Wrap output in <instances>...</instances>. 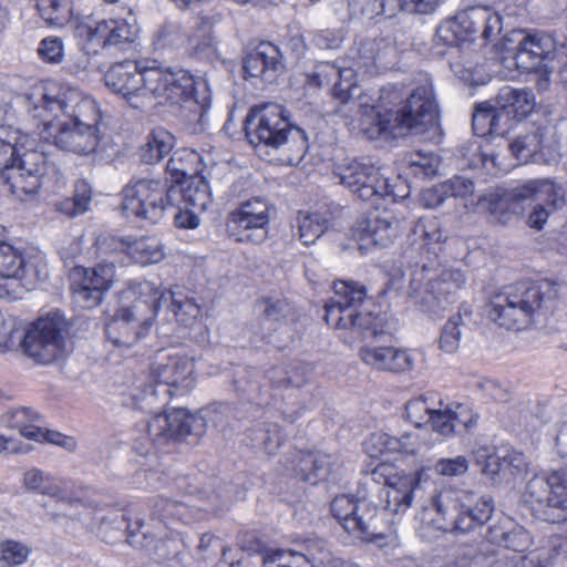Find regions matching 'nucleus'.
I'll return each instance as SVG.
<instances>
[{
	"mask_svg": "<svg viewBox=\"0 0 567 567\" xmlns=\"http://www.w3.org/2000/svg\"><path fill=\"white\" fill-rule=\"evenodd\" d=\"M360 73L353 63L338 64L332 91L340 102L337 113L350 118L353 128L367 138L395 140L410 132L423 133L437 124L439 107L431 84L409 91L403 84H386L380 90L378 106H369L357 82Z\"/></svg>",
	"mask_w": 567,
	"mask_h": 567,
	"instance_id": "f257e3e1",
	"label": "nucleus"
},
{
	"mask_svg": "<svg viewBox=\"0 0 567 567\" xmlns=\"http://www.w3.org/2000/svg\"><path fill=\"white\" fill-rule=\"evenodd\" d=\"M195 364L179 355H158L151 371L152 382L133 393L124 403L133 409L154 413L145 429L150 442L157 449L188 435L202 436L206 431V419L202 413L185 409H173L163 413L156 410L166 404L169 396L183 394L194 385Z\"/></svg>",
	"mask_w": 567,
	"mask_h": 567,
	"instance_id": "f03ea898",
	"label": "nucleus"
},
{
	"mask_svg": "<svg viewBox=\"0 0 567 567\" xmlns=\"http://www.w3.org/2000/svg\"><path fill=\"white\" fill-rule=\"evenodd\" d=\"M33 95L39 96L34 109L39 107L58 116V112L69 118L59 124L54 133L45 126V140L58 148L78 155L93 153L100 143L97 125L101 113L96 102L66 83L48 81L35 87Z\"/></svg>",
	"mask_w": 567,
	"mask_h": 567,
	"instance_id": "7ed1b4c3",
	"label": "nucleus"
},
{
	"mask_svg": "<svg viewBox=\"0 0 567 567\" xmlns=\"http://www.w3.org/2000/svg\"><path fill=\"white\" fill-rule=\"evenodd\" d=\"M337 175L359 199L371 202V209L352 227L359 249L365 254L375 247H386L394 235L393 215L386 209L380 210V200L393 202L386 181L378 168L357 161L340 167Z\"/></svg>",
	"mask_w": 567,
	"mask_h": 567,
	"instance_id": "20e7f679",
	"label": "nucleus"
},
{
	"mask_svg": "<svg viewBox=\"0 0 567 567\" xmlns=\"http://www.w3.org/2000/svg\"><path fill=\"white\" fill-rule=\"evenodd\" d=\"M58 168L35 147V140L9 125H0V179L11 194L23 199L40 189Z\"/></svg>",
	"mask_w": 567,
	"mask_h": 567,
	"instance_id": "39448f33",
	"label": "nucleus"
},
{
	"mask_svg": "<svg viewBox=\"0 0 567 567\" xmlns=\"http://www.w3.org/2000/svg\"><path fill=\"white\" fill-rule=\"evenodd\" d=\"M245 133L255 148L288 165L299 164L309 148L306 132L293 125L288 111L277 103L250 107L245 118Z\"/></svg>",
	"mask_w": 567,
	"mask_h": 567,
	"instance_id": "423d86ee",
	"label": "nucleus"
},
{
	"mask_svg": "<svg viewBox=\"0 0 567 567\" xmlns=\"http://www.w3.org/2000/svg\"><path fill=\"white\" fill-rule=\"evenodd\" d=\"M557 296L556 285L550 281L517 282L493 296L487 315L501 327L522 329L533 321L535 315L550 310Z\"/></svg>",
	"mask_w": 567,
	"mask_h": 567,
	"instance_id": "0eeeda50",
	"label": "nucleus"
},
{
	"mask_svg": "<svg viewBox=\"0 0 567 567\" xmlns=\"http://www.w3.org/2000/svg\"><path fill=\"white\" fill-rule=\"evenodd\" d=\"M334 297L324 306V320L336 329H350L363 339L389 334L385 315L363 309L367 300L365 287L359 282L340 280L334 282Z\"/></svg>",
	"mask_w": 567,
	"mask_h": 567,
	"instance_id": "6e6552de",
	"label": "nucleus"
},
{
	"mask_svg": "<svg viewBox=\"0 0 567 567\" xmlns=\"http://www.w3.org/2000/svg\"><path fill=\"white\" fill-rule=\"evenodd\" d=\"M151 96L178 104L188 113L189 122L202 123L212 105L209 87L205 82H197L186 70L164 66H153L148 79Z\"/></svg>",
	"mask_w": 567,
	"mask_h": 567,
	"instance_id": "1a4fd4ad",
	"label": "nucleus"
},
{
	"mask_svg": "<svg viewBox=\"0 0 567 567\" xmlns=\"http://www.w3.org/2000/svg\"><path fill=\"white\" fill-rule=\"evenodd\" d=\"M439 261L429 257V262H415L411 272L409 298L422 312L436 315L446 305L456 300V293L465 285L461 270L439 271Z\"/></svg>",
	"mask_w": 567,
	"mask_h": 567,
	"instance_id": "9d476101",
	"label": "nucleus"
},
{
	"mask_svg": "<svg viewBox=\"0 0 567 567\" xmlns=\"http://www.w3.org/2000/svg\"><path fill=\"white\" fill-rule=\"evenodd\" d=\"M535 202L528 217V225L540 230L549 215L567 204V184L555 183L550 179H530L502 194L491 203L492 212H508L519 214L522 204Z\"/></svg>",
	"mask_w": 567,
	"mask_h": 567,
	"instance_id": "9b49d317",
	"label": "nucleus"
},
{
	"mask_svg": "<svg viewBox=\"0 0 567 567\" xmlns=\"http://www.w3.org/2000/svg\"><path fill=\"white\" fill-rule=\"evenodd\" d=\"M436 513L445 522L444 529L468 534L483 527L492 517L494 501L472 491L446 487L431 497Z\"/></svg>",
	"mask_w": 567,
	"mask_h": 567,
	"instance_id": "f8f14e48",
	"label": "nucleus"
},
{
	"mask_svg": "<svg viewBox=\"0 0 567 567\" xmlns=\"http://www.w3.org/2000/svg\"><path fill=\"white\" fill-rule=\"evenodd\" d=\"M70 323L60 312L40 317L25 331L22 340L24 353L40 364H50L69 352Z\"/></svg>",
	"mask_w": 567,
	"mask_h": 567,
	"instance_id": "ddd939ff",
	"label": "nucleus"
},
{
	"mask_svg": "<svg viewBox=\"0 0 567 567\" xmlns=\"http://www.w3.org/2000/svg\"><path fill=\"white\" fill-rule=\"evenodd\" d=\"M148 522L134 509H127L124 519L127 522V540L132 545L148 546L153 538H162L165 528H171L177 522H186L187 507L185 504L155 496L148 501Z\"/></svg>",
	"mask_w": 567,
	"mask_h": 567,
	"instance_id": "4468645a",
	"label": "nucleus"
},
{
	"mask_svg": "<svg viewBox=\"0 0 567 567\" xmlns=\"http://www.w3.org/2000/svg\"><path fill=\"white\" fill-rule=\"evenodd\" d=\"M525 502L535 515L548 523L567 520V467L549 475H536L526 485Z\"/></svg>",
	"mask_w": 567,
	"mask_h": 567,
	"instance_id": "2eb2a0df",
	"label": "nucleus"
},
{
	"mask_svg": "<svg viewBox=\"0 0 567 567\" xmlns=\"http://www.w3.org/2000/svg\"><path fill=\"white\" fill-rule=\"evenodd\" d=\"M122 209L126 217L157 224L172 206L166 181L140 178L131 181L122 190Z\"/></svg>",
	"mask_w": 567,
	"mask_h": 567,
	"instance_id": "dca6fc26",
	"label": "nucleus"
},
{
	"mask_svg": "<svg viewBox=\"0 0 567 567\" xmlns=\"http://www.w3.org/2000/svg\"><path fill=\"white\" fill-rule=\"evenodd\" d=\"M330 509L343 529L355 538L372 540L384 537L374 499H367L358 493L357 497L338 495L332 499Z\"/></svg>",
	"mask_w": 567,
	"mask_h": 567,
	"instance_id": "f3484780",
	"label": "nucleus"
},
{
	"mask_svg": "<svg viewBox=\"0 0 567 567\" xmlns=\"http://www.w3.org/2000/svg\"><path fill=\"white\" fill-rule=\"evenodd\" d=\"M133 286L134 284L126 291L130 298H134L132 303L120 308L105 327L106 337L115 347L134 346L148 331L155 317L150 298L134 295Z\"/></svg>",
	"mask_w": 567,
	"mask_h": 567,
	"instance_id": "a211bd4d",
	"label": "nucleus"
},
{
	"mask_svg": "<svg viewBox=\"0 0 567 567\" xmlns=\"http://www.w3.org/2000/svg\"><path fill=\"white\" fill-rule=\"evenodd\" d=\"M563 130H567V121L558 125L546 121L544 124L533 125L527 133L509 142L507 147L520 164L529 161L547 163L560 154Z\"/></svg>",
	"mask_w": 567,
	"mask_h": 567,
	"instance_id": "6ab92c4d",
	"label": "nucleus"
},
{
	"mask_svg": "<svg viewBox=\"0 0 567 567\" xmlns=\"http://www.w3.org/2000/svg\"><path fill=\"white\" fill-rule=\"evenodd\" d=\"M152 73L153 66L126 60L114 64L106 72L105 83L113 92L123 95L132 107L143 110L151 96L148 79Z\"/></svg>",
	"mask_w": 567,
	"mask_h": 567,
	"instance_id": "aec40b11",
	"label": "nucleus"
},
{
	"mask_svg": "<svg viewBox=\"0 0 567 567\" xmlns=\"http://www.w3.org/2000/svg\"><path fill=\"white\" fill-rule=\"evenodd\" d=\"M270 208V204L261 197L241 203L237 209L229 213L227 231L240 243H262L268 236Z\"/></svg>",
	"mask_w": 567,
	"mask_h": 567,
	"instance_id": "412c9836",
	"label": "nucleus"
},
{
	"mask_svg": "<svg viewBox=\"0 0 567 567\" xmlns=\"http://www.w3.org/2000/svg\"><path fill=\"white\" fill-rule=\"evenodd\" d=\"M115 276L113 262H100L92 268L74 266L70 278L75 301L82 308L97 307L114 284Z\"/></svg>",
	"mask_w": 567,
	"mask_h": 567,
	"instance_id": "4be33fe9",
	"label": "nucleus"
},
{
	"mask_svg": "<svg viewBox=\"0 0 567 567\" xmlns=\"http://www.w3.org/2000/svg\"><path fill=\"white\" fill-rule=\"evenodd\" d=\"M524 45L518 68L524 72L536 71L542 65L559 72L567 56V34L557 39L545 31L527 32Z\"/></svg>",
	"mask_w": 567,
	"mask_h": 567,
	"instance_id": "5701e85b",
	"label": "nucleus"
},
{
	"mask_svg": "<svg viewBox=\"0 0 567 567\" xmlns=\"http://www.w3.org/2000/svg\"><path fill=\"white\" fill-rule=\"evenodd\" d=\"M265 567H347V561L337 558L322 539H311L303 551L290 549L269 550L264 556Z\"/></svg>",
	"mask_w": 567,
	"mask_h": 567,
	"instance_id": "b1692460",
	"label": "nucleus"
},
{
	"mask_svg": "<svg viewBox=\"0 0 567 567\" xmlns=\"http://www.w3.org/2000/svg\"><path fill=\"white\" fill-rule=\"evenodd\" d=\"M475 465L482 475L493 484L511 482L527 470L526 456L513 449H499L495 452L486 446L476 449L473 452Z\"/></svg>",
	"mask_w": 567,
	"mask_h": 567,
	"instance_id": "393cba45",
	"label": "nucleus"
},
{
	"mask_svg": "<svg viewBox=\"0 0 567 567\" xmlns=\"http://www.w3.org/2000/svg\"><path fill=\"white\" fill-rule=\"evenodd\" d=\"M445 239L446 235L437 218L422 217L408 235V247L404 249L403 258L412 270L415 269L416 260L421 264L429 262V257H431L437 261Z\"/></svg>",
	"mask_w": 567,
	"mask_h": 567,
	"instance_id": "a878e982",
	"label": "nucleus"
},
{
	"mask_svg": "<svg viewBox=\"0 0 567 567\" xmlns=\"http://www.w3.org/2000/svg\"><path fill=\"white\" fill-rule=\"evenodd\" d=\"M132 291L134 295L150 298L154 306V315L165 305L176 321L183 326H192L200 315V306L182 291H164L148 280L134 282Z\"/></svg>",
	"mask_w": 567,
	"mask_h": 567,
	"instance_id": "bb28decb",
	"label": "nucleus"
},
{
	"mask_svg": "<svg viewBox=\"0 0 567 567\" xmlns=\"http://www.w3.org/2000/svg\"><path fill=\"white\" fill-rule=\"evenodd\" d=\"M102 249L111 254H125L130 259L142 266L157 264L165 258L164 245L154 236L110 237L102 244Z\"/></svg>",
	"mask_w": 567,
	"mask_h": 567,
	"instance_id": "cd10ccee",
	"label": "nucleus"
},
{
	"mask_svg": "<svg viewBox=\"0 0 567 567\" xmlns=\"http://www.w3.org/2000/svg\"><path fill=\"white\" fill-rule=\"evenodd\" d=\"M80 34L91 43L101 48L115 47L123 49L134 42L138 29L135 23L124 19L102 20L84 23L79 27Z\"/></svg>",
	"mask_w": 567,
	"mask_h": 567,
	"instance_id": "c85d7f7f",
	"label": "nucleus"
},
{
	"mask_svg": "<svg viewBox=\"0 0 567 567\" xmlns=\"http://www.w3.org/2000/svg\"><path fill=\"white\" fill-rule=\"evenodd\" d=\"M285 69L279 48L271 42H260L243 59L245 78L259 79L271 83Z\"/></svg>",
	"mask_w": 567,
	"mask_h": 567,
	"instance_id": "c756f323",
	"label": "nucleus"
},
{
	"mask_svg": "<svg viewBox=\"0 0 567 567\" xmlns=\"http://www.w3.org/2000/svg\"><path fill=\"white\" fill-rule=\"evenodd\" d=\"M423 475L425 468L419 470L413 476L400 474L391 485L383 487L382 493L375 498L378 514L380 508L393 514L404 513L410 508Z\"/></svg>",
	"mask_w": 567,
	"mask_h": 567,
	"instance_id": "7c9ffc66",
	"label": "nucleus"
},
{
	"mask_svg": "<svg viewBox=\"0 0 567 567\" xmlns=\"http://www.w3.org/2000/svg\"><path fill=\"white\" fill-rule=\"evenodd\" d=\"M30 264L22 252L0 240V298L17 299L21 290L19 281L29 271Z\"/></svg>",
	"mask_w": 567,
	"mask_h": 567,
	"instance_id": "2f4dec72",
	"label": "nucleus"
},
{
	"mask_svg": "<svg viewBox=\"0 0 567 567\" xmlns=\"http://www.w3.org/2000/svg\"><path fill=\"white\" fill-rule=\"evenodd\" d=\"M472 128L481 137H503L511 130L509 117L495 101L480 102L474 106Z\"/></svg>",
	"mask_w": 567,
	"mask_h": 567,
	"instance_id": "473e14b6",
	"label": "nucleus"
},
{
	"mask_svg": "<svg viewBox=\"0 0 567 567\" xmlns=\"http://www.w3.org/2000/svg\"><path fill=\"white\" fill-rule=\"evenodd\" d=\"M361 359L369 365L390 372H405L414 368V355L393 347L364 346L360 349Z\"/></svg>",
	"mask_w": 567,
	"mask_h": 567,
	"instance_id": "72a5a7b5",
	"label": "nucleus"
},
{
	"mask_svg": "<svg viewBox=\"0 0 567 567\" xmlns=\"http://www.w3.org/2000/svg\"><path fill=\"white\" fill-rule=\"evenodd\" d=\"M486 539L491 544L503 546L519 555L527 550L533 543L530 534L508 517L502 518L492 525L487 529Z\"/></svg>",
	"mask_w": 567,
	"mask_h": 567,
	"instance_id": "f704fd0d",
	"label": "nucleus"
},
{
	"mask_svg": "<svg viewBox=\"0 0 567 567\" xmlns=\"http://www.w3.org/2000/svg\"><path fill=\"white\" fill-rule=\"evenodd\" d=\"M464 12L470 22L466 27L471 41L482 40V44L493 42L503 29V18L487 8H471Z\"/></svg>",
	"mask_w": 567,
	"mask_h": 567,
	"instance_id": "c9c22d12",
	"label": "nucleus"
},
{
	"mask_svg": "<svg viewBox=\"0 0 567 567\" xmlns=\"http://www.w3.org/2000/svg\"><path fill=\"white\" fill-rule=\"evenodd\" d=\"M172 206L178 204V200L185 207L195 208L204 212L210 203V190L207 181L202 176H195L178 185H169Z\"/></svg>",
	"mask_w": 567,
	"mask_h": 567,
	"instance_id": "e433bc0d",
	"label": "nucleus"
},
{
	"mask_svg": "<svg viewBox=\"0 0 567 567\" xmlns=\"http://www.w3.org/2000/svg\"><path fill=\"white\" fill-rule=\"evenodd\" d=\"M495 102L499 110L508 115L512 128L515 121H520L532 113L535 107V95L527 87L504 86L499 90Z\"/></svg>",
	"mask_w": 567,
	"mask_h": 567,
	"instance_id": "4c0bfd02",
	"label": "nucleus"
},
{
	"mask_svg": "<svg viewBox=\"0 0 567 567\" xmlns=\"http://www.w3.org/2000/svg\"><path fill=\"white\" fill-rule=\"evenodd\" d=\"M293 462V475L311 485L327 478L332 463L329 455L320 452H297Z\"/></svg>",
	"mask_w": 567,
	"mask_h": 567,
	"instance_id": "58836bf2",
	"label": "nucleus"
},
{
	"mask_svg": "<svg viewBox=\"0 0 567 567\" xmlns=\"http://www.w3.org/2000/svg\"><path fill=\"white\" fill-rule=\"evenodd\" d=\"M365 465L361 473L358 494L367 499H374L382 493L383 487L391 485L400 475L395 467L385 462H379L374 466Z\"/></svg>",
	"mask_w": 567,
	"mask_h": 567,
	"instance_id": "ea45409f",
	"label": "nucleus"
},
{
	"mask_svg": "<svg viewBox=\"0 0 567 567\" xmlns=\"http://www.w3.org/2000/svg\"><path fill=\"white\" fill-rule=\"evenodd\" d=\"M41 424H43L42 416L31 408H14L0 415V425L17 430L28 440L42 436Z\"/></svg>",
	"mask_w": 567,
	"mask_h": 567,
	"instance_id": "a19ab883",
	"label": "nucleus"
},
{
	"mask_svg": "<svg viewBox=\"0 0 567 567\" xmlns=\"http://www.w3.org/2000/svg\"><path fill=\"white\" fill-rule=\"evenodd\" d=\"M388 47L381 41L363 40L351 56L352 63L361 71V74H374L386 68L384 62Z\"/></svg>",
	"mask_w": 567,
	"mask_h": 567,
	"instance_id": "79ce46f5",
	"label": "nucleus"
},
{
	"mask_svg": "<svg viewBox=\"0 0 567 567\" xmlns=\"http://www.w3.org/2000/svg\"><path fill=\"white\" fill-rule=\"evenodd\" d=\"M468 24L470 22L464 18V12L443 20L435 31V44H442L449 48H461L466 43H472L466 28Z\"/></svg>",
	"mask_w": 567,
	"mask_h": 567,
	"instance_id": "37998d69",
	"label": "nucleus"
},
{
	"mask_svg": "<svg viewBox=\"0 0 567 567\" xmlns=\"http://www.w3.org/2000/svg\"><path fill=\"white\" fill-rule=\"evenodd\" d=\"M175 145V136L164 127L153 128L145 144L141 147V159L146 164H155L169 154Z\"/></svg>",
	"mask_w": 567,
	"mask_h": 567,
	"instance_id": "c03bdc74",
	"label": "nucleus"
},
{
	"mask_svg": "<svg viewBox=\"0 0 567 567\" xmlns=\"http://www.w3.org/2000/svg\"><path fill=\"white\" fill-rule=\"evenodd\" d=\"M166 171L177 184L199 176L200 154L193 150H177L166 165Z\"/></svg>",
	"mask_w": 567,
	"mask_h": 567,
	"instance_id": "a18cd8bd",
	"label": "nucleus"
},
{
	"mask_svg": "<svg viewBox=\"0 0 567 567\" xmlns=\"http://www.w3.org/2000/svg\"><path fill=\"white\" fill-rule=\"evenodd\" d=\"M221 20L220 13L200 17V24L197 32L187 37L186 51L197 58L208 55L214 51L215 37L213 25Z\"/></svg>",
	"mask_w": 567,
	"mask_h": 567,
	"instance_id": "49530a36",
	"label": "nucleus"
},
{
	"mask_svg": "<svg viewBox=\"0 0 567 567\" xmlns=\"http://www.w3.org/2000/svg\"><path fill=\"white\" fill-rule=\"evenodd\" d=\"M293 227L297 236L303 245L316 243L329 228V219L320 213L299 212Z\"/></svg>",
	"mask_w": 567,
	"mask_h": 567,
	"instance_id": "de8ad7c7",
	"label": "nucleus"
},
{
	"mask_svg": "<svg viewBox=\"0 0 567 567\" xmlns=\"http://www.w3.org/2000/svg\"><path fill=\"white\" fill-rule=\"evenodd\" d=\"M309 369L305 364L274 368L268 371L270 385L276 390L300 389L308 383Z\"/></svg>",
	"mask_w": 567,
	"mask_h": 567,
	"instance_id": "09e8293b",
	"label": "nucleus"
},
{
	"mask_svg": "<svg viewBox=\"0 0 567 567\" xmlns=\"http://www.w3.org/2000/svg\"><path fill=\"white\" fill-rule=\"evenodd\" d=\"M40 17L51 27H64L73 16V0H35Z\"/></svg>",
	"mask_w": 567,
	"mask_h": 567,
	"instance_id": "8fccbe9b",
	"label": "nucleus"
},
{
	"mask_svg": "<svg viewBox=\"0 0 567 567\" xmlns=\"http://www.w3.org/2000/svg\"><path fill=\"white\" fill-rule=\"evenodd\" d=\"M92 202V188L85 181H79L72 197H65L55 203V209L68 216L76 217L86 213Z\"/></svg>",
	"mask_w": 567,
	"mask_h": 567,
	"instance_id": "3c124183",
	"label": "nucleus"
},
{
	"mask_svg": "<svg viewBox=\"0 0 567 567\" xmlns=\"http://www.w3.org/2000/svg\"><path fill=\"white\" fill-rule=\"evenodd\" d=\"M402 164L408 175L416 178H431L437 173L439 159L434 154L416 152L406 154Z\"/></svg>",
	"mask_w": 567,
	"mask_h": 567,
	"instance_id": "603ef678",
	"label": "nucleus"
},
{
	"mask_svg": "<svg viewBox=\"0 0 567 567\" xmlns=\"http://www.w3.org/2000/svg\"><path fill=\"white\" fill-rule=\"evenodd\" d=\"M23 486L31 492H35L50 497H60L62 488L49 474L39 468H31L23 474Z\"/></svg>",
	"mask_w": 567,
	"mask_h": 567,
	"instance_id": "864d4df0",
	"label": "nucleus"
},
{
	"mask_svg": "<svg viewBox=\"0 0 567 567\" xmlns=\"http://www.w3.org/2000/svg\"><path fill=\"white\" fill-rule=\"evenodd\" d=\"M433 399L434 396L431 394H421L405 403L406 419L416 427H422L430 423L431 416L436 409Z\"/></svg>",
	"mask_w": 567,
	"mask_h": 567,
	"instance_id": "5fc2aeb1",
	"label": "nucleus"
},
{
	"mask_svg": "<svg viewBox=\"0 0 567 567\" xmlns=\"http://www.w3.org/2000/svg\"><path fill=\"white\" fill-rule=\"evenodd\" d=\"M255 310L261 321L276 324L287 317L289 303L282 298L262 297L256 301Z\"/></svg>",
	"mask_w": 567,
	"mask_h": 567,
	"instance_id": "6e6d98bb",
	"label": "nucleus"
},
{
	"mask_svg": "<svg viewBox=\"0 0 567 567\" xmlns=\"http://www.w3.org/2000/svg\"><path fill=\"white\" fill-rule=\"evenodd\" d=\"M32 553V547L16 539L0 542V559L8 567H17L24 564Z\"/></svg>",
	"mask_w": 567,
	"mask_h": 567,
	"instance_id": "4d7b16f0",
	"label": "nucleus"
},
{
	"mask_svg": "<svg viewBox=\"0 0 567 567\" xmlns=\"http://www.w3.org/2000/svg\"><path fill=\"white\" fill-rule=\"evenodd\" d=\"M285 440L286 434L282 433L277 423L262 424L252 430V441L268 454H275Z\"/></svg>",
	"mask_w": 567,
	"mask_h": 567,
	"instance_id": "13d9d810",
	"label": "nucleus"
},
{
	"mask_svg": "<svg viewBox=\"0 0 567 567\" xmlns=\"http://www.w3.org/2000/svg\"><path fill=\"white\" fill-rule=\"evenodd\" d=\"M463 327H465V321L461 313L457 312L450 317L442 328L439 340L443 351L454 353L458 349Z\"/></svg>",
	"mask_w": 567,
	"mask_h": 567,
	"instance_id": "bf43d9fd",
	"label": "nucleus"
},
{
	"mask_svg": "<svg viewBox=\"0 0 567 567\" xmlns=\"http://www.w3.org/2000/svg\"><path fill=\"white\" fill-rule=\"evenodd\" d=\"M187 34L177 23H165L154 35V44L158 49H177L186 47Z\"/></svg>",
	"mask_w": 567,
	"mask_h": 567,
	"instance_id": "052dcab7",
	"label": "nucleus"
},
{
	"mask_svg": "<svg viewBox=\"0 0 567 567\" xmlns=\"http://www.w3.org/2000/svg\"><path fill=\"white\" fill-rule=\"evenodd\" d=\"M338 75V64L322 61L315 65L313 70L306 75V83L311 87L329 85Z\"/></svg>",
	"mask_w": 567,
	"mask_h": 567,
	"instance_id": "680f3d73",
	"label": "nucleus"
},
{
	"mask_svg": "<svg viewBox=\"0 0 567 567\" xmlns=\"http://www.w3.org/2000/svg\"><path fill=\"white\" fill-rule=\"evenodd\" d=\"M449 412L454 427V434L462 435L470 432L478 420V415L463 404H457L455 409L449 408Z\"/></svg>",
	"mask_w": 567,
	"mask_h": 567,
	"instance_id": "e2e57ef3",
	"label": "nucleus"
},
{
	"mask_svg": "<svg viewBox=\"0 0 567 567\" xmlns=\"http://www.w3.org/2000/svg\"><path fill=\"white\" fill-rule=\"evenodd\" d=\"M526 30H512L506 33L501 40L499 50L505 52L509 58L515 61V66L519 68V55L523 52V47H525V41L527 38Z\"/></svg>",
	"mask_w": 567,
	"mask_h": 567,
	"instance_id": "0e129e2a",
	"label": "nucleus"
},
{
	"mask_svg": "<svg viewBox=\"0 0 567 567\" xmlns=\"http://www.w3.org/2000/svg\"><path fill=\"white\" fill-rule=\"evenodd\" d=\"M37 52L43 62L59 64L64 56L63 41L58 37H47L39 43Z\"/></svg>",
	"mask_w": 567,
	"mask_h": 567,
	"instance_id": "69168bd1",
	"label": "nucleus"
},
{
	"mask_svg": "<svg viewBox=\"0 0 567 567\" xmlns=\"http://www.w3.org/2000/svg\"><path fill=\"white\" fill-rule=\"evenodd\" d=\"M365 451L372 456L375 457L378 454L394 452L398 445V440L395 436H391L388 433L378 432L370 435V437L364 443Z\"/></svg>",
	"mask_w": 567,
	"mask_h": 567,
	"instance_id": "338daca9",
	"label": "nucleus"
},
{
	"mask_svg": "<svg viewBox=\"0 0 567 567\" xmlns=\"http://www.w3.org/2000/svg\"><path fill=\"white\" fill-rule=\"evenodd\" d=\"M434 470L436 474L447 477H456L465 474L468 470V461L465 456L458 455L453 458H440Z\"/></svg>",
	"mask_w": 567,
	"mask_h": 567,
	"instance_id": "774afa93",
	"label": "nucleus"
}]
</instances>
